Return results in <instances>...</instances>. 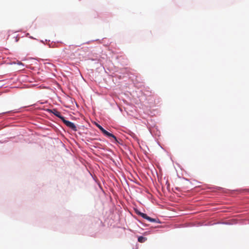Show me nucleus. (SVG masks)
<instances>
[{
    "label": "nucleus",
    "mask_w": 249,
    "mask_h": 249,
    "mask_svg": "<svg viewBox=\"0 0 249 249\" xmlns=\"http://www.w3.org/2000/svg\"><path fill=\"white\" fill-rule=\"evenodd\" d=\"M62 121L68 127L71 128L72 130L74 131H77L76 126L74 124V123L65 120V118Z\"/></svg>",
    "instance_id": "1"
},
{
    "label": "nucleus",
    "mask_w": 249,
    "mask_h": 249,
    "mask_svg": "<svg viewBox=\"0 0 249 249\" xmlns=\"http://www.w3.org/2000/svg\"><path fill=\"white\" fill-rule=\"evenodd\" d=\"M52 112L56 116V117H58L59 118H60L62 121H63L64 120V119L65 118L63 116H62L61 115V113L57 111L56 109H53L52 111Z\"/></svg>",
    "instance_id": "2"
},
{
    "label": "nucleus",
    "mask_w": 249,
    "mask_h": 249,
    "mask_svg": "<svg viewBox=\"0 0 249 249\" xmlns=\"http://www.w3.org/2000/svg\"><path fill=\"white\" fill-rule=\"evenodd\" d=\"M103 134L108 137H111L113 138L115 141H117L116 137L113 134L108 132L107 130H105Z\"/></svg>",
    "instance_id": "3"
},
{
    "label": "nucleus",
    "mask_w": 249,
    "mask_h": 249,
    "mask_svg": "<svg viewBox=\"0 0 249 249\" xmlns=\"http://www.w3.org/2000/svg\"><path fill=\"white\" fill-rule=\"evenodd\" d=\"M146 240V238L143 236H140L138 238V241L140 243H143Z\"/></svg>",
    "instance_id": "4"
},
{
    "label": "nucleus",
    "mask_w": 249,
    "mask_h": 249,
    "mask_svg": "<svg viewBox=\"0 0 249 249\" xmlns=\"http://www.w3.org/2000/svg\"><path fill=\"white\" fill-rule=\"evenodd\" d=\"M137 214H138L139 215H141L142 217H143L144 219L146 218V216H147V215L146 214L143 213L141 212H138V213H137Z\"/></svg>",
    "instance_id": "5"
},
{
    "label": "nucleus",
    "mask_w": 249,
    "mask_h": 249,
    "mask_svg": "<svg viewBox=\"0 0 249 249\" xmlns=\"http://www.w3.org/2000/svg\"><path fill=\"white\" fill-rule=\"evenodd\" d=\"M137 214H138L139 215H141L142 217H143L144 219L146 218V216H147V215L146 214L143 213L141 212H138V213H137Z\"/></svg>",
    "instance_id": "6"
},
{
    "label": "nucleus",
    "mask_w": 249,
    "mask_h": 249,
    "mask_svg": "<svg viewBox=\"0 0 249 249\" xmlns=\"http://www.w3.org/2000/svg\"><path fill=\"white\" fill-rule=\"evenodd\" d=\"M97 126L99 128V129L102 131V132L103 133L104 131H105V129L101 126L100 125L97 124Z\"/></svg>",
    "instance_id": "7"
},
{
    "label": "nucleus",
    "mask_w": 249,
    "mask_h": 249,
    "mask_svg": "<svg viewBox=\"0 0 249 249\" xmlns=\"http://www.w3.org/2000/svg\"><path fill=\"white\" fill-rule=\"evenodd\" d=\"M145 219L149 220L150 222H155L156 221V220L155 219L152 218L147 215L146 216V217Z\"/></svg>",
    "instance_id": "8"
},
{
    "label": "nucleus",
    "mask_w": 249,
    "mask_h": 249,
    "mask_svg": "<svg viewBox=\"0 0 249 249\" xmlns=\"http://www.w3.org/2000/svg\"><path fill=\"white\" fill-rule=\"evenodd\" d=\"M156 167H158V168L159 169L160 172H160H161V169H160V167L158 166V165H157H157H156Z\"/></svg>",
    "instance_id": "9"
},
{
    "label": "nucleus",
    "mask_w": 249,
    "mask_h": 249,
    "mask_svg": "<svg viewBox=\"0 0 249 249\" xmlns=\"http://www.w3.org/2000/svg\"><path fill=\"white\" fill-rule=\"evenodd\" d=\"M18 65H23V64H22L21 62H18Z\"/></svg>",
    "instance_id": "10"
},
{
    "label": "nucleus",
    "mask_w": 249,
    "mask_h": 249,
    "mask_svg": "<svg viewBox=\"0 0 249 249\" xmlns=\"http://www.w3.org/2000/svg\"><path fill=\"white\" fill-rule=\"evenodd\" d=\"M156 222L157 223H160V222L159 221V219H157Z\"/></svg>",
    "instance_id": "11"
}]
</instances>
